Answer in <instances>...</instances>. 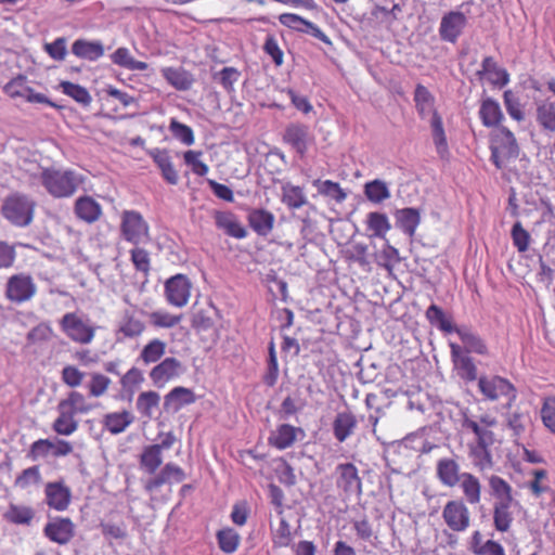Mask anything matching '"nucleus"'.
I'll list each match as a JSON object with an SVG mask.
<instances>
[{
	"mask_svg": "<svg viewBox=\"0 0 555 555\" xmlns=\"http://www.w3.org/2000/svg\"><path fill=\"white\" fill-rule=\"evenodd\" d=\"M44 533L51 541L66 544L74 535V525L69 518H57L46 525Z\"/></svg>",
	"mask_w": 555,
	"mask_h": 555,
	"instance_id": "5701e85b",
	"label": "nucleus"
},
{
	"mask_svg": "<svg viewBox=\"0 0 555 555\" xmlns=\"http://www.w3.org/2000/svg\"><path fill=\"white\" fill-rule=\"evenodd\" d=\"M365 223L370 237L386 240V235L391 229L387 215L378 211L369 212Z\"/></svg>",
	"mask_w": 555,
	"mask_h": 555,
	"instance_id": "473e14b6",
	"label": "nucleus"
},
{
	"mask_svg": "<svg viewBox=\"0 0 555 555\" xmlns=\"http://www.w3.org/2000/svg\"><path fill=\"white\" fill-rule=\"evenodd\" d=\"M160 396L158 392L150 390L141 392L137 399V410L145 417H152L154 410L158 406Z\"/></svg>",
	"mask_w": 555,
	"mask_h": 555,
	"instance_id": "3c124183",
	"label": "nucleus"
},
{
	"mask_svg": "<svg viewBox=\"0 0 555 555\" xmlns=\"http://www.w3.org/2000/svg\"><path fill=\"white\" fill-rule=\"evenodd\" d=\"M39 179L46 191L54 198L73 196L82 184L81 175L69 169L42 168Z\"/></svg>",
	"mask_w": 555,
	"mask_h": 555,
	"instance_id": "f257e3e1",
	"label": "nucleus"
},
{
	"mask_svg": "<svg viewBox=\"0 0 555 555\" xmlns=\"http://www.w3.org/2000/svg\"><path fill=\"white\" fill-rule=\"evenodd\" d=\"M44 494L47 505L54 511L63 512L70 504L72 492L63 481L48 482Z\"/></svg>",
	"mask_w": 555,
	"mask_h": 555,
	"instance_id": "2eb2a0df",
	"label": "nucleus"
},
{
	"mask_svg": "<svg viewBox=\"0 0 555 555\" xmlns=\"http://www.w3.org/2000/svg\"><path fill=\"white\" fill-rule=\"evenodd\" d=\"M540 413L543 425L552 434H555V396H547L543 399Z\"/></svg>",
	"mask_w": 555,
	"mask_h": 555,
	"instance_id": "e2e57ef3",
	"label": "nucleus"
},
{
	"mask_svg": "<svg viewBox=\"0 0 555 555\" xmlns=\"http://www.w3.org/2000/svg\"><path fill=\"white\" fill-rule=\"evenodd\" d=\"M72 53L79 59L93 62L103 56L104 47L100 41L77 39L72 44Z\"/></svg>",
	"mask_w": 555,
	"mask_h": 555,
	"instance_id": "cd10ccee",
	"label": "nucleus"
},
{
	"mask_svg": "<svg viewBox=\"0 0 555 555\" xmlns=\"http://www.w3.org/2000/svg\"><path fill=\"white\" fill-rule=\"evenodd\" d=\"M274 216L266 209H254L248 215L250 228L260 236H267L273 229Z\"/></svg>",
	"mask_w": 555,
	"mask_h": 555,
	"instance_id": "2f4dec72",
	"label": "nucleus"
},
{
	"mask_svg": "<svg viewBox=\"0 0 555 555\" xmlns=\"http://www.w3.org/2000/svg\"><path fill=\"white\" fill-rule=\"evenodd\" d=\"M503 100L508 115L517 121H522L525 119V113L519 99L514 92L512 90L504 91Z\"/></svg>",
	"mask_w": 555,
	"mask_h": 555,
	"instance_id": "0e129e2a",
	"label": "nucleus"
},
{
	"mask_svg": "<svg viewBox=\"0 0 555 555\" xmlns=\"http://www.w3.org/2000/svg\"><path fill=\"white\" fill-rule=\"evenodd\" d=\"M155 164L162 171L163 178L172 185H176L179 181V176L175 169L171 158L167 151L155 150L152 154Z\"/></svg>",
	"mask_w": 555,
	"mask_h": 555,
	"instance_id": "ea45409f",
	"label": "nucleus"
},
{
	"mask_svg": "<svg viewBox=\"0 0 555 555\" xmlns=\"http://www.w3.org/2000/svg\"><path fill=\"white\" fill-rule=\"evenodd\" d=\"M357 417L349 411H340L333 421V435L338 442L346 441L351 437L357 428Z\"/></svg>",
	"mask_w": 555,
	"mask_h": 555,
	"instance_id": "4be33fe9",
	"label": "nucleus"
},
{
	"mask_svg": "<svg viewBox=\"0 0 555 555\" xmlns=\"http://www.w3.org/2000/svg\"><path fill=\"white\" fill-rule=\"evenodd\" d=\"M478 387L480 392L491 401L506 398L508 405H511L517 397L514 385L508 379L498 375L479 377Z\"/></svg>",
	"mask_w": 555,
	"mask_h": 555,
	"instance_id": "20e7f679",
	"label": "nucleus"
},
{
	"mask_svg": "<svg viewBox=\"0 0 555 555\" xmlns=\"http://www.w3.org/2000/svg\"><path fill=\"white\" fill-rule=\"evenodd\" d=\"M449 346L452 361L460 377L467 382L475 380L477 378V367L473 359L464 352L463 348L459 344L451 341Z\"/></svg>",
	"mask_w": 555,
	"mask_h": 555,
	"instance_id": "6ab92c4d",
	"label": "nucleus"
},
{
	"mask_svg": "<svg viewBox=\"0 0 555 555\" xmlns=\"http://www.w3.org/2000/svg\"><path fill=\"white\" fill-rule=\"evenodd\" d=\"M291 541V526L285 518H281L279 527L273 531V544L278 547H286Z\"/></svg>",
	"mask_w": 555,
	"mask_h": 555,
	"instance_id": "338daca9",
	"label": "nucleus"
},
{
	"mask_svg": "<svg viewBox=\"0 0 555 555\" xmlns=\"http://www.w3.org/2000/svg\"><path fill=\"white\" fill-rule=\"evenodd\" d=\"M182 372V364L178 359L166 358L152 369L150 378L155 386L164 387L166 383L178 377Z\"/></svg>",
	"mask_w": 555,
	"mask_h": 555,
	"instance_id": "dca6fc26",
	"label": "nucleus"
},
{
	"mask_svg": "<svg viewBox=\"0 0 555 555\" xmlns=\"http://www.w3.org/2000/svg\"><path fill=\"white\" fill-rule=\"evenodd\" d=\"M313 185L317 186L321 195L334 199L337 203H343L347 197L346 192L340 185L332 180L322 181L318 179L313 181Z\"/></svg>",
	"mask_w": 555,
	"mask_h": 555,
	"instance_id": "8fccbe9b",
	"label": "nucleus"
},
{
	"mask_svg": "<svg viewBox=\"0 0 555 555\" xmlns=\"http://www.w3.org/2000/svg\"><path fill=\"white\" fill-rule=\"evenodd\" d=\"M462 427L464 430L472 431L476 437L477 443L479 444L491 446L494 442V435L492 430L477 424L475 418L467 413H463Z\"/></svg>",
	"mask_w": 555,
	"mask_h": 555,
	"instance_id": "4c0bfd02",
	"label": "nucleus"
},
{
	"mask_svg": "<svg viewBox=\"0 0 555 555\" xmlns=\"http://www.w3.org/2000/svg\"><path fill=\"white\" fill-rule=\"evenodd\" d=\"M364 194L374 204L383 203L390 197L388 185L378 179L365 183Z\"/></svg>",
	"mask_w": 555,
	"mask_h": 555,
	"instance_id": "09e8293b",
	"label": "nucleus"
},
{
	"mask_svg": "<svg viewBox=\"0 0 555 555\" xmlns=\"http://www.w3.org/2000/svg\"><path fill=\"white\" fill-rule=\"evenodd\" d=\"M535 117L541 129L548 133L555 132V105L548 101L537 104Z\"/></svg>",
	"mask_w": 555,
	"mask_h": 555,
	"instance_id": "a19ab883",
	"label": "nucleus"
},
{
	"mask_svg": "<svg viewBox=\"0 0 555 555\" xmlns=\"http://www.w3.org/2000/svg\"><path fill=\"white\" fill-rule=\"evenodd\" d=\"M133 422V415L128 411L113 412L104 416L103 425L113 435H118Z\"/></svg>",
	"mask_w": 555,
	"mask_h": 555,
	"instance_id": "79ce46f5",
	"label": "nucleus"
},
{
	"mask_svg": "<svg viewBox=\"0 0 555 555\" xmlns=\"http://www.w3.org/2000/svg\"><path fill=\"white\" fill-rule=\"evenodd\" d=\"M62 332L74 343L89 345L95 337L96 326L85 314L67 312L60 320Z\"/></svg>",
	"mask_w": 555,
	"mask_h": 555,
	"instance_id": "f03ea898",
	"label": "nucleus"
},
{
	"mask_svg": "<svg viewBox=\"0 0 555 555\" xmlns=\"http://www.w3.org/2000/svg\"><path fill=\"white\" fill-rule=\"evenodd\" d=\"M139 463L140 468L144 473L154 475L163 464V455L158 447H154L153 444L144 447Z\"/></svg>",
	"mask_w": 555,
	"mask_h": 555,
	"instance_id": "58836bf2",
	"label": "nucleus"
},
{
	"mask_svg": "<svg viewBox=\"0 0 555 555\" xmlns=\"http://www.w3.org/2000/svg\"><path fill=\"white\" fill-rule=\"evenodd\" d=\"M41 482V474L38 466H31L22 472L15 479V486L21 489H26L31 485Z\"/></svg>",
	"mask_w": 555,
	"mask_h": 555,
	"instance_id": "69168bd1",
	"label": "nucleus"
},
{
	"mask_svg": "<svg viewBox=\"0 0 555 555\" xmlns=\"http://www.w3.org/2000/svg\"><path fill=\"white\" fill-rule=\"evenodd\" d=\"M57 409H66L76 415L78 413H88L92 406L87 403L85 397L80 392L73 391L69 393L67 399L59 403Z\"/></svg>",
	"mask_w": 555,
	"mask_h": 555,
	"instance_id": "864d4df0",
	"label": "nucleus"
},
{
	"mask_svg": "<svg viewBox=\"0 0 555 555\" xmlns=\"http://www.w3.org/2000/svg\"><path fill=\"white\" fill-rule=\"evenodd\" d=\"M511 234L517 250L520 253L526 251L530 244V234L522 228L520 222H516L513 225Z\"/></svg>",
	"mask_w": 555,
	"mask_h": 555,
	"instance_id": "774afa93",
	"label": "nucleus"
},
{
	"mask_svg": "<svg viewBox=\"0 0 555 555\" xmlns=\"http://www.w3.org/2000/svg\"><path fill=\"white\" fill-rule=\"evenodd\" d=\"M217 540L219 547L228 554L234 553L240 544V534L232 528H224L218 531Z\"/></svg>",
	"mask_w": 555,
	"mask_h": 555,
	"instance_id": "4d7b16f0",
	"label": "nucleus"
},
{
	"mask_svg": "<svg viewBox=\"0 0 555 555\" xmlns=\"http://www.w3.org/2000/svg\"><path fill=\"white\" fill-rule=\"evenodd\" d=\"M214 217L216 227L222 230L227 235L237 240H242L247 236L246 229L233 212L216 211Z\"/></svg>",
	"mask_w": 555,
	"mask_h": 555,
	"instance_id": "412c9836",
	"label": "nucleus"
},
{
	"mask_svg": "<svg viewBox=\"0 0 555 555\" xmlns=\"http://www.w3.org/2000/svg\"><path fill=\"white\" fill-rule=\"evenodd\" d=\"M111 60L114 64L127 68L129 70H145L149 65L145 62L137 61L130 53L128 48L120 47L112 55Z\"/></svg>",
	"mask_w": 555,
	"mask_h": 555,
	"instance_id": "c03bdc74",
	"label": "nucleus"
},
{
	"mask_svg": "<svg viewBox=\"0 0 555 555\" xmlns=\"http://www.w3.org/2000/svg\"><path fill=\"white\" fill-rule=\"evenodd\" d=\"M479 117L485 127L491 128L499 126L504 115L498 101L486 98L480 104Z\"/></svg>",
	"mask_w": 555,
	"mask_h": 555,
	"instance_id": "c85d7f7f",
	"label": "nucleus"
},
{
	"mask_svg": "<svg viewBox=\"0 0 555 555\" xmlns=\"http://www.w3.org/2000/svg\"><path fill=\"white\" fill-rule=\"evenodd\" d=\"M141 315L142 312L135 308L125 309L121 312L115 331L117 341L137 338L144 332L145 324Z\"/></svg>",
	"mask_w": 555,
	"mask_h": 555,
	"instance_id": "6e6552de",
	"label": "nucleus"
},
{
	"mask_svg": "<svg viewBox=\"0 0 555 555\" xmlns=\"http://www.w3.org/2000/svg\"><path fill=\"white\" fill-rule=\"evenodd\" d=\"M4 92L12 99L22 98L29 103L47 104L52 107L56 106L43 93L36 92L29 87L25 76H17L10 80L4 86Z\"/></svg>",
	"mask_w": 555,
	"mask_h": 555,
	"instance_id": "9b49d317",
	"label": "nucleus"
},
{
	"mask_svg": "<svg viewBox=\"0 0 555 555\" xmlns=\"http://www.w3.org/2000/svg\"><path fill=\"white\" fill-rule=\"evenodd\" d=\"M196 401V396L192 389L185 387H175L165 396V409L178 412L185 405H190Z\"/></svg>",
	"mask_w": 555,
	"mask_h": 555,
	"instance_id": "b1692460",
	"label": "nucleus"
},
{
	"mask_svg": "<svg viewBox=\"0 0 555 555\" xmlns=\"http://www.w3.org/2000/svg\"><path fill=\"white\" fill-rule=\"evenodd\" d=\"M519 505L518 502L493 503V525L500 532H507L514 520L513 509Z\"/></svg>",
	"mask_w": 555,
	"mask_h": 555,
	"instance_id": "a878e982",
	"label": "nucleus"
},
{
	"mask_svg": "<svg viewBox=\"0 0 555 555\" xmlns=\"http://www.w3.org/2000/svg\"><path fill=\"white\" fill-rule=\"evenodd\" d=\"M463 473L459 462L453 457H441L436 463V477L444 487H455Z\"/></svg>",
	"mask_w": 555,
	"mask_h": 555,
	"instance_id": "a211bd4d",
	"label": "nucleus"
},
{
	"mask_svg": "<svg viewBox=\"0 0 555 555\" xmlns=\"http://www.w3.org/2000/svg\"><path fill=\"white\" fill-rule=\"evenodd\" d=\"M169 131L172 137L180 141L182 144L190 146L194 144L195 138L191 127L171 118L169 124Z\"/></svg>",
	"mask_w": 555,
	"mask_h": 555,
	"instance_id": "bf43d9fd",
	"label": "nucleus"
},
{
	"mask_svg": "<svg viewBox=\"0 0 555 555\" xmlns=\"http://www.w3.org/2000/svg\"><path fill=\"white\" fill-rule=\"evenodd\" d=\"M203 153L201 151L189 150L184 152V163L191 167L194 175L204 177L208 173V166L202 162Z\"/></svg>",
	"mask_w": 555,
	"mask_h": 555,
	"instance_id": "680f3d73",
	"label": "nucleus"
},
{
	"mask_svg": "<svg viewBox=\"0 0 555 555\" xmlns=\"http://www.w3.org/2000/svg\"><path fill=\"white\" fill-rule=\"evenodd\" d=\"M433 141L440 158L444 159L449 156V145L443 128L442 118L439 114H435L430 120Z\"/></svg>",
	"mask_w": 555,
	"mask_h": 555,
	"instance_id": "e433bc0d",
	"label": "nucleus"
},
{
	"mask_svg": "<svg viewBox=\"0 0 555 555\" xmlns=\"http://www.w3.org/2000/svg\"><path fill=\"white\" fill-rule=\"evenodd\" d=\"M192 283L186 275L177 274L165 283V295L167 301L175 307H184L191 296Z\"/></svg>",
	"mask_w": 555,
	"mask_h": 555,
	"instance_id": "9d476101",
	"label": "nucleus"
},
{
	"mask_svg": "<svg viewBox=\"0 0 555 555\" xmlns=\"http://www.w3.org/2000/svg\"><path fill=\"white\" fill-rule=\"evenodd\" d=\"M447 526L456 532L465 531L469 526V511L461 500L449 501L442 511Z\"/></svg>",
	"mask_w": 555,
	"mask_h": 555,
	"instance_id": "ddd939ff",
	"label": "nucleus"
},
{
	"mask_svg": "<svg viewBox=\"0 0 555 555\" xmlns=\"http://www.w3.org/2000/svg\"><path fill=\"white\" fill-rule=\"evenodd\" d=\"M4 518L15 525H29L34 518V511L29 506L11 504L4 513Z\"/></svg>",
	"mask_w": 555,
	"mask_h": 555,
	"instance_id": "603ef678",
	"label": "nucleus"
},
{
	"mask_svg": "<svg viewBox=\"0 0 555 555\" xmlns=\"http://www.w3.org/2000/svg\"><path fill=\"white\" fill-rule=\"evenodd\" d=\"M59 416L53 422L52 428L57 435L70 436L78 428V422L73 412L66 409H57Z\"/></svg>",
	"mask_w": 555,
	"mask_h": 555,
	"instance_id": "a18cd8bd",
	"label": "nucleus"
},
{
	"mask_svg": "<svg viewBox=\"0 0 555 555\" xmlns=\"http://www.w3.org/2000/svg\"><path fill=\"white\" fill-rule=\"evenodd\" d=\"M34 203L23 195H12L2 207L3 216L13 224L25 227L33 220Z\"/></svg>",
	"mask_w": 555,
	"mask_h": 555,
	"instance_id": "423d86ee",
	"label": "nucleus"
},
{
	"mask_svg": "<svg viewBox=\"0 0 555 555\" xmlns=\"http://www.w3.org/2000/svg\"><path fill=\"white\" fill-rule=\"evenodd\" d=\"M336 486L346 496L362 494V480L358 468L352 463H341L336 466Z\"/></svg>",
	"mask_w": 555,
	"mask_h": 555,
	"instance_id": "1a4fd4ad",
	"label": "nucleus"
},
{
	"mask_svg": "<svg viewBox=\"0 0 555 555\" xmlns=\"http://www.w3.org/2000/svg\"><path fill=\"white\" fill-rule=\"evenodd\" d=\"M312 139L309 127L299 122L287 125L283 133V142L288 144L300 155L306 154Z\"/></svg>",
	"mask_w": 555,
	"mask_h": 555,
	"instance_id": "4468645a",
	"label": "nucleus"
},
{
	"mask_svg": "<svg viewBox=\"0 0 555 555\" xmlns=\"http://www.w3.org/2000/svg\"><path fill=\"white\" fill-rule=\"evenodd\" d=\"M397 227L409 236H413L421 222V216L415 208L398 209L395 214Z\"/></svg>",
	"mask_w": 555,
	"mask_h": 555,
	"instance_id": "c9c22d12",
	"label": "nucleus"
},
{
	"mask_svg": "<svg viewBox=\"0 0 555 555\" xmlns=\"http://www.w3.org/2000/svg\"><path fill=\"white\" fill-rule=\"evenodd\" d=\"M76 216L87 222L93 223L98 221L102 215L101 205L90 196L79 197L75 203Z\"/></svg>",
	"mask_w": 555,
	"mask_h": 555,
	"instance_id": "bb28decb",
	"label": "nucleus"
},
{
	"mask_svg": "<svg viewBox=\"0 0 555 555\" xmlns=\"http://www.w3.org/2000/svg\"><path fill=\"white\" fill-rule=\"evenodd\" d=\"M467 503L475 505L481 500L480 480L473 474L464 472L457 483Z\"/></svg>",
	"mask_w": 555,
	"mask_h": 555,
	"instance_id": "72a5a7b5",
	"label": "nucleus"
},
{
	"mask_svg": "<svg viewBox=\"0 0 555 555\" xmlns=\"http://www.w3.org/2000/svg\"><path fill=\"white\" fill-rule=\"evenodd\" d=\"M59 89L64 94L83 106H89L92 102V96L90 95L89 91L80 85L70 81H61Z\"/></svg>",
	"mask_w": 555,
	"mask_h": 555,
	"instance_id": "de8ad7c7",
	"label": "nucleus"
},
{
	"mask_svg": "<svg viewBox=\"0 0 555 555\" xmlns=\"http://www.w3.org/2000/svg\"><path fill=\"white\" fill-rule=\"evenodd\" d=\"M490 494L494 499L493 503H512L518 502L513 495L512 486L502 477L492 475L488 479Z\"/></svg>",
	"mask_w": 555,
	"mask_h": 555,
	"instance_id": "7c9ffc66",
	"label": "nucleus"
},
{
	"mask_svg": "<svg viewBox=\"0 0 555 555\" xmlns=\"http://www.w3.org/2000/svg\"><path fill=\"white\" fill-rule=\"evenodd\" d=\"M296 440V428L288 424L280 425L269 437L271 446L279 450L291 447Z\"/></svg>",
	"mask_w": 555,
	"mask_h": 555,
	"instance_id": "37998d69",
	"label": "nucleus"
},
{
	"mask_svg": "<svg viewBox=\"0 0 555 555\" xmlns=\"http://www.w3.org/2000/svg\"><path fill=\"white\" fill-rule=\"evenodd\" d=\"M400 261L399 250L391 246L388 240H385V244L379 253L376 254V263L379 267L391 271L396 263Z\"/></svg>",
	"mask_w": 555,
	"mask_h": 555,
	"instance_id": "6e6d98bb",
	"label": "nucleus"
},
{
	"mask_svg": "<svg viewBox=\"0 0 555 555\" xmlns=\"http://www.w3.org/2000/svg\"><path fill=\"white\" fill-rule=\"evenodd\" d=\"M518 154L519 147L514 133L505 127L499 128L491 146V159L496 168H502L505 160L516 158Z\"/></svg>",
	"mask_w": 555,
	"mask_h": 555,
	"instance_id": "7ed1b4c3",
	"label": "nucleus"
},
{
	"mask_svg": "<svg viewBox=\"0 0 555 555\" xmlns=\"http://www.w3.org/2000/svg\"><path fill=\"white\" fill-rule=\"evenodd\" d=\"M490 446H483L477 443L470 447V457L473 464L481 472L492 467V456L489 451Z\"/></svg>",
	"mask_w": 555,
	"mask_h": 555,
	"instance_id": "13d9d810",
	"label": "nucleus"
},
{
	"mask_svg": "<svg viewBox=\"0 0 555 555\" xmlns=\"http://www.w3.org/2000/svg\"><path fill=\"white\" fill-rule=\"evenodd\" d=\"M477 75L486 79L496 88H503L509 82V74L506 69L500 67L492 56H486L482 60L481 68Z\"/></svg>",
	"mask_w": 555,
	"mask_h": 555,
	"instance_id": "aec40b11",
	"label": "nucleus"
},
{
	"mask_svg": "<svg viewBox=\"0 0 555 555\" xmlns=\"http://www.w3.org/2000/svg\"><path fill=\"white\" fill-rule=\"evenodd\" d=\"M120 230L122 237L134 245L149 240V225L137 211L128 210L122 214Z\"/></svg>",
	"mask_w": 555,
	"mask_h": 555,
	"instance_id": "0eeeda50",
	"label": "nucleus"
},
{
	"mask_svg": "<svg viewBox=\"0 0 555 555\" xmlns=\"http://www.w3.org/2000/svg\"><path fill=\"white\" fill-rule=\"evenodd\" d=\"M281 191V201L289 209H300L308 204V198L301 186L287 182L282 185Z\"/></svg>",
	"mask_w": 555,
	"mask_h": 555,
	"instance_id": "f704fd0d",
	"label": "nucleus"
},
{
	"mask_svg": "<svg viewBox=\"0 0 555 555\" xmlns=\"http://www.w3.org/2000/svg\"><path fill=\"white\" fill-rule=\"evenodd\" d=\"M185 479V473L175 463H167L158 474L145 481L144 488L153 492L166 483H179Z\"/></svg>",
	"mask_w": 555,
	"mask_h": 555,
	"instance_id": "f3484780",
	"label": "nucleus"
},
{
	"mask_svg": "<svg viewBox=\"0 0 555 555\" xmlns=\"http://www.w3.org/2000/svg\"><path fill=\"white\" fill-rule=\"evenodd\" d=\"M165 351L166 343L155 338L143 347L140 353V359L145 364L155 363L165 354Z\"/></svg>",
	"mask_w": 555,
	"mask_h": 555,
	"instance_id": "5fc2aeb1",
	"label": "nucleus"
},
{
	"mask_svg": "<svg viewBox=\"0 0 555 555\" xmlns=\"http://www.w3.org/2000/svg\"><path fill=\"white\" fill-rule=\"evenodd\" d=\"M144 377L142 372L137 367H131L121 378L120 385L124 391L133 396L135 390L143 383Z\"/></svg>",
	"mask_w": 555,
	"mask_h": 555,
	"instance_id": "052dcab7",
	"label": "nucleus"
},
{
	"mask_svg": "<svg viewBox=\"0 0 555 555\" xmlns=\"http://www.w3.org/2000/svg\"><path fill=\"white\" fill-rule=\"evenodd\" d=\"M164 78L178 90H188L192 86V78L182 68L166 67L162 70Z\"/></svg>",
	"mask_w": 555,
	"mask_h": 555,
	"instance_id": "49530a36",
	"label": "nucleus"
},
{
	"mask_svg": "<svg viewBox=\"0 0 555 555\" xmlns=\"http://www.w3.org/2000/svg\"><path fill=\"white\" fill-rule=\"evenodd\" d=\"M468 4L460 5V10L446 13L440 21L439 36L443 41L454 43L467 25Z\"/></svg>",
	"mask_w": 555,
	"mask_h": 555,
	"instance_id": "39448f33",
	"label": "nucleus"
},
{
	"mask_svg": "<svg viewBox=\"0 0 555 555\" xmlns=\"http://www.w3.org/2000/svg\"><path fill=\"white\" fill-rule=\"evenodd\" d=\"M457 336L464 345V351L467 353L488 354V347L485 340L467 326H461Z\"/></svg>",
	"mask_w": 555,
	"mask_h": 555,
	"instance_id": "c756f323",
	"label": "nucleus"
},
{
	"mask_svg": "<svg viewBox=\"0 0 555 555\" xmlns=\"http://www.w3.org/2000/svg\"><path fill=\"white\" fill-rule=\"evenodd\" d=\"M37 287L30 275L15 274L7 283V297L9 300L22 304L34 297Z\"/></svg>",
	"mask_w": 555,
	"mask_h": 555,
	"instance_id": "f8f14e48",
	"label": "nucleus"
},
{
	"mask_svg": "<svg viewBox=\"0 0 555 555\" xmlns=\"http://www.w3.org/2000/svg\"><path fill=\"white\" fill-rule=\"evenodd\" d=\"M413 100L416 112L422 119H426L429 116L434 118V115L438 114L435 108V96L425 86L416 85Z\"/></svg>",
	"mask_w": 555,
	"mask_h": 555,
	"instance_id": "393cba45",
	"label": "nucleus"
}]
</instances>
